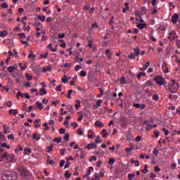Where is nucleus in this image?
Here are the masks:
<instances>
[{
	"instance_id": "1",
	"label": "nucleus",
	"mask_w": 180,
	"mask_h": 180,
	"mask_svg": "<svg viewBox=\"0 0 180 180\" xmlns=\"http://www.w3.org/2000/svg\"><path fill=\"white\" fill-rule=\"evenodd\" d=\"M179 89V84L175 80H170L168 84V91L172 94H176Z\"/></svg>"
},
{
	"instance_id": "2",
	"label": "nucleus",
	"mask_w": 180,
	"mask_h": 180,
	"mask_svg": "<svg viewBox=\"0 0 180 180\" xmlns=\"http://www.w3.org/2000/svg\"><path fill=\"white\" fill-rule=\"evenodd\" d=\"M12 175H15L16 176V173H12L11 172H4L2 174V179L4 180H9L12 179Z\"/></svg>"
},
{
	"instance_id": "3",
	"label": "nucleus",
	"mask_w": 180,
	"mask_h": 180,
	"mask_svg": "<svg viewBox=\"0 0 180 180\" xmlns=\"http://www.w3.org/2000/svg\"><path fill=\"white\" fill-rule=\"evenodd\" d=\"M1 157L2 158H6L8 162H16V160L15 159L13 155H8V153H5Z\"/></svg>"
},
{
	"instance_id": "4",
	"label": "nucleus",
	"mask_w": 180,
	"mask_h": 180,
	"mask_svg": "<svg viewBox=\"0 0 180 180\" xmlns=\"http://www.w3.org/2000/svg\"><path fill=\"white\" fill-rule=\"evenodd\" d=\"M153 81H156V83L160 86L162 85H165V79L161 76H156Z\"/></svg>"
},
{
	"instance_id": "5",
	"label": "nucleus",
	"mask_w": 180,
	"mask_h": 180,
	"mask_svg": "<svg viewBox=\"0 0 180 180\" xmlns=\"http://www.w3.org/2000/svg\"><path fill=\"white\" fill-rule=\"evenodd\" d=\"M18 171H19L20 175H22V176H27V174H29V172H27V169H26V167H19L18 168Z\"/></svg>"
},
{
	"instance_id": "6",
	"label": "nucleus",
	"mask_w": 180,
	"mask_h": 180,
	"mask_svg": "<svg viewBox=\"0 0 180 180\" xmlns=\"http://www.w3.org/2000/svg\"><path fill=\"white\" fill-rule=\"evenodd\" d=\"M178 38V36H176V32H175L174 30L169 32L168 39L170 40V41H172V40H175V39Z\"/></svg>"
},
{
	"instance_id": "7",
	"label": "nucleus",
	"mask_w": 180,
	"mask_h": 180,
	"mask_svg": "<svg viewBox=\"0 0 180 180\" xmlns=\"http://www.w3.org/2000/svg\"><path fill=\"white\" fill-rule=\"evenodd\" d=\"M32 70L37 75H39L40 72H41V68L40 66L34 65L32 66Z\"/></svg>"
},
{
	"instance_id": "8",
	"label": "nucleus",
	"mask_w": 180,
	"mask_h": 180,
	"mask_svg": "<svg viewBox=\"0 0 180 180\" xmlns=\"http://www.w3.org/2000/svg\"><path fill=\"white\" fill-rule=\"evenodd\" d=\"M162 68L163 72H165V74H168V72H169V71L168 70V64H167V63L163 62Z\"/></svg>"
},
{
	"instance_id": "9",
	"label": "nucleus",
	"mask_w": 180,
	"mask_h": 180,
	"mask_svg": "<svg viewBox=\"0 0 180 180\" xmlns=\"http://www.w3.org/2000/svg\"><path fill=\"white\" fill-rule=\"evenodd\" d=\"M179 18V16L178 15L177 13L174 14L173 16L172 17V22L174 24L176 23V22H178Z\"/></svg>"
},
{
	"instance_id": "10",
	"label": "nucleus",
	"mask_w": 180,
	"mask_h": 180,
	"mask_svg": "<svg viewBox=\"0 0 180 180\" xmlns=\"http://www.w3.org/2000/svg\"><path fill=\"white\" fill-rule=\"evenodd\" d=\"M15 70H18V66L11 65L7 68V70L8 71V72H14Z\"/></svg>"
},
{
	"instance_id": "11",
	"label": "nucleus",
	"mask_w": 180,
	"mask_h": 180,
	"mask_svg": "<svg viewBox=\"0 0 180 180\" xmlns=\"http://www.w3.org/2000/svg\"><path fill=\"white\" fill-rule=\"evenodd\" d=\"M105 56H107V58H112V56H113V52H110V50L107 49L105 50Z\"/></svg>"
},
{
	"instance_id": "12",
	"label": "nucleus",
	"mask_w": 180,
	"mask_h": 180,
	"mask_svg": "<svg viewBox=\"0 0 180 180\" xmlns=\"http://www.w3.org/2000/svg\"><path fill=\"white\" fill-rule=\"evenodd\" d=\"M136 27H138V29H146V27H147V24L146 23H139L136 25Z\"/></svg>"
},
{
	"instance_id": "13",
	"label": "nucleus",
	"mask_w": 180,
	"mask_h": 180,
	"mask_svg": "<svg viewBox=\"0 0 180 180\" xmlns=\"http://www.w3.org/2000/svg\"><path fill=\"white\" fill-rule=\"evenodd\" d=\"M125 8L122 9L123 13H126L127 11H130V7L129 6V3H125L124 4Z\"/></svg>"
},
{
	"instance_id": "14",
	"label": "nucleus",
	"mask_w": 180,
	"mask_h": 180,
	"mask_svg": "<svg viewBox=\"0 0 180 180\" xmlns=\"http://www.w3.org/2000/svg\"><path fill=\"white\" fill-rule=\"evenodd\" d=\"M85 148H89V150H91V148H96V143H89L85 146Z\"/></svg>"
},
{
	"instance_id": "15",
	"label": "nucleus",
	"mask_w": 180,
	"mask_h": 180,
	"mask_svg": "<svg viewBox=\"0 0 180 180\" xmlns=\"http://www.w3.org/2000/svg\"><path fill=\"white\" fill-rule=\"evenodd\" d=\"M134 55L136 57H139L140 56V49L139 47H136L134 49Z\"/></svg>"
},
{
	"instance_id": "16",
	"label": "nucleus",
	"mask_w": 180,
	"mask_h": 180,
	"mask_svg": "<svg viewBox=\"0 0 180 180\" xmlns=\"http://www.w3.org/2000/svg\"><path fill=\"white\" fill-rule=\"evenodd\" d=\"M103 124H102V122L98 120L95 122V127H103Z\"/></svg>"
},
{
	"instance_id": "17",
	"label": "nucleus",
	"mask_w": 180,
	"mask_h": 180,
	"mask_svg": "<svg viewBox=\"0 0 180 180\" xmlns=\"http://www.w3.org/2000/svg\"><path fill=\"white\" fill-rule=\"evenodd\" d=\"M101 134L103 135V137H104V139L109 136V134L108 133V131L106 129H102Z\"/></svg>"
},
{
	"instance_id": "18",
	"label": "nucleus",
	"mask_w": 180,
	"mask_h": 180,
	"mask_svg": "<svg viewBox=\"0 0 180 180\" xmlns=\"http://www.w3.org/2000/svg\"><path fill=\"white\" fill-rule=\"evenodd\" d=\"M53 147H54V145L51 143L50 146L46 148V151L47 153H51V151H53Z\"/></svg>"
},
{
	"instance_id": "19",
	"label": "nucleus",
	"mask_w": 180,
	"mask_h": 180,
	"mask_svg": "<svg viewBox=\"0 0 180 180\" xmlns=\"http://www.w3.org/2000/svg\"><path fill=\"white\" fill-rule=\"evenodd\" d=\"M51 71V66L49 65L46 68L42 69V72H49Z\"/></svg>"
},
{
	"instance_id": "20",
	"label": "nucleus",
	"mask_w": 180,
	"mask_h": 180,
	"mask_svg": "<svg viewBox=\"0 0 180 180\" xmlns=\"http://www.w3.org/2000/svg\"><path fill=\"white\" fill-rule=\"evenodd\" d=\"M148 67H150V62H147L146 65L140 69V71H146Z\"/></svg>"
},
{
	"instance_id": "21",
	"label": "nucleus",
	"mask_w": 180,
	"mask_h": 180,
	"mask_svg": "<svg viewBox=\"0 0 180 180\" xmlns=\"http://www.w3.org/2000/svg\"><path fill=\"white\" fill-rule=\"evenodd\" d=\"M39 94L41 96V95H47V91L45 90L44 88L40 89Z\"/></svg>"
},
{
	"instance_id": "22",
	"label": "nucleus",
	"mask_w": 180,
	"mask_h": 180,
	"mask_svg": "<svg viewBox=\"0 0 180 180\" xmlns=\"http://www.w3.org/2000/svg\"><path fill=\"white\" fill-rule=\"evenodd\" d=\"M0 36L3 38L6 37L8 36V31L4 30L3 32H0Z\"/></svg>"
},
{
	"instance_id": "23",
	"label": "nucleus",
	"mask_w": 180,
	"mask_h": 180,
	"mask_svg": "<svg viewBox=\"0 0 180 180\" xmlns=\"http://www.w3.org/2000/svg\"><path fill=\"white\" fill-rule=\"evenodd\" d=\"M136 176V173L128 174L127 178L129 180H133V178Z\"/></svg>"
},
{
	"instance_id": "24",
	"label": "nucleus",
	"mask_w": 180,
	"mask_h": 180,
	"mask_svg": "<svg viewBox=\"0 0 180 180\" xmlns=\"http://www.w3.org/2000/svg\"><path fill=\"white\" fill-rule=\"evenodd\" d=\"M116 162V160H115V158H110L108 164L109 165H113V164H115Z\"/></svg>"
},
{
	"instance_id": "25",
	"label": "nucleus",
	"mask_w": 180,
	"mask_h": 180,
	"mask_svg": "<svg viewBox=\"0 0 180 180\" xmlns=\"http://www.w3.org/2000/svg\"><path fill=\"white\" fill-rule=\"evenodd\" d=\"M36 105H37V108H38V109H39V110H41V109H43V103L37 101L36 103Z\"/></svg>"
},
{
	"instance_id": "26",
	"label": "nucleus",
	"mask_w": 180,
	"mask_h": 180,
	"mask_svg": "<svg viewBox=\"0 0 180 180\" xmlns=\"http://www.w3.org/2000/svg\"><path fill=\"white\" fill-rule=\"evenodd\" d=\"M32 139H33V140H35L36 141H39V140H40V136H39L36 134H34L32 136Z\"/></svg>"
},
{
	"instance_id": "27",
	"label": "nucleus",
	"mask_w": 180,
	"mask_h": 180,
	"mask_svg": "<svg viewBox=\"0 0 180 180\" xmlns=\"http://www.w3.org/2000/svg\"><path fill=\"white\" fill-rule=\"evenodd\" d=\"M76 103L77 104H75V106L77 110H78V109L81 107V101H79V100H76Z\"/></svg>"
},
{
	"instance_id": "28",
	"label": "nucleus",
	"mask_w": 180,
	"mask_h": 180,
	"mask_svg": "<svg viewBox=\"0 0 180 180\" xmlns=\"http://www.w3.org/2000/svg\"><path fill=\"white\" fill-rule=\"evenodd\" d=\"M37 19L41 20V22H44L46 20V15H38Z\"/></svg>"
},
{
	"instance_id": "29",
	"label": "nucleus",
	"mask_w": 180,
	"mask_h": 180,
	"mask_svg": "<svg viewBox=\"0 0 180 180\" xmlns=\"http://www.w3.org/2000/svg\"><path fill=\"white\" fill-rule=\"evenodd\" d=\"M25 77H26L27 81H32V79H33V76H32V75H30L29 73H27L25 75Z\"/></svg>"
},
{
	"instance_id": "30",
	"label": "nucleus",
	"mask_w": 180,
	"mask_h": 180,
	"mask_svg": "<svg viewBox=\"0 0 180 180\" xmlns=\"http://www.w3.org/2000/svg\"><path fill=\"white\" fill-rule=\"evenodd\" d=\"M71 173H70V172H68V171H66L65 172V178H66V179H69V178H71Z\"/></svg>"
},
{
	"instance_id": "31",
	"label": "nucleus",
	"mask_w": 180,
	"mask_h": 180,
	"mask_svg": "<svg viewBox=\"0 0 180 180\" xmlns=\"http://www.w3.org/2000/svg\"><path fill=\"white\" fill-rule=\"evenodd\" d=\"M151 129H153V125H151V124H150V123H148L146 127V131H150V130H151Z\"/></svg>"
},
{
	"instance_id": "32",
	"label": "nucleus",
	"mask_w": 180,
	"mask_h": 180,
	"mask_svg": "<svg viewBox=\"0 0 180 180\" xmlns=\"http://www.w3.org/2000/svg\"><path fill=\"white\" fill-rule=\"evenodd\" d=\"M89 134L88 135L89 139H94V136L92 135L94 134V131L89 129Z\"/></svg>"
},
{
	"instance_id": "33",
	"label": "nucleus",
	"mask_w": 180,
	"mask_h": 180,
	"mask_svg": "<svg viewBox=\"0 0 180 180\" xmlns=\"http://www.w3.org/2000/svg\"><path fill=\"white\" fill-rule=\"evenodd\" d=\"M17 99H19V96H20L21 98H25V94L23 93H21L20 91H18L17 93Z\"/></svg>"
},
{
	"instance_id": "34",
	"label": "nucleus",
	"mask_w": 180,
	"mask_h": 180,
	"mask_svg": "<svg viewBox=\"0 0 180 180\" xmlns=\"http://www.w3.org/2000/svg\"><path fill=\"white\" fill-rule=\"evenodd\" d=\"M132 150H134V145H133V146H132L131 147H130V148H127L125 149V151H126L127 153H131Z\"/></svg>"
},
{
	"instance_id": "35",
	"label": "nucleus",
	"mask_w": 180,
	"mask_h": 180,
	"mask_svg": "<svg viewBox=\"0 0 180 180\" xmlns=\"http://www.w3.org/2000/svg\"><path fill=\"white\" fill-rule=\"evenodd\" d=\"M33 108H34V106H30V107H28V108H26L25 109V112H27V113H29V112H32V109H33Z\"/></svg>"
},
{
	"instance_id": "36",
	"label": "nucleus",
	"mask_w": 180,
	"mask_h": 180,
	"mask_svg": "<svg viewBox=\"0 0 180 180\" xmlns=\"http://www.w3.org/2000/svg\"><path fill=\"white\" fill-rule=\"evenodd\" d=\"M131 164H135L136 167H139L140 165V162H139L138 160L136 161L134 160H131Z\"/></svg>"
},
{
	"instance_id": "37",
	"label": "nucleus",
	"mask_w": 180,
	"mask_h": 180,
	"mask_svg": "<svg viewBox=\"0 0 180 180\" xmlns=\"http://www.w3.org/2000/svg\"><path fill=\"white\" fill-rule=\"evenodd\" d=\"M72 92H74V90L73 89H70L68 91V98L69 99H71V94H72Z\"/></svg>"
},
{
	"instance_id": "38",
	"label": "nucleus",
	"mask_w": 180,
	"mask_h": 180,
	"mask_svg": "<svg viewBox=\"0 0 180 180\" xmlns=\"http://www.w3.org/2000/svg\"><path fill=\"white\" fill-rule=\"evenodd\" d=\"M24 151L25 152V154H26V155L30 154V153H32V149L25 148L24 149Z\"/></svg>"
},
{
	"instance_id": "39",
	"label": "nucleus",
	"mask_w": 180,
	"mask_h": 180,
	"mask_svg": "<svg viewBox=\"0 0 180 180\" xmlns=\"http://www.w3.org/2000/svg\"><path fill=\"white\" fill-rule=\"evenodd\" d=\"M162 131L165 133V136H168V134H169V131L165 128H162Z\"/></svg>"
},
{
	"instance_id": "40",
	"label": "nucleus",
	"mask_w": 180,
	"mask_h": 180,
	"mask_svg": "<svg viewBox=\"0 0 180 180\" xmlns=\"http://www.w3.org/2000/svg\"><path fill=\"white\" fill-rule=\"evenodd\" d=\"M128 58L130 60H134V58H136V55L134 53H131L128 56Z\"/></svg>"
},
{
	"instance_id": "41",
	"label": "nucleus",
	"mask_w": 180,
	"mask_h": 180,
	"mask_svg": "<svg viewBox=\"0 0 180 180\" xmlns=\"http://www.w3.org/2000/svg\"><path fill=\"white\" fill-rule=\"evenodd\" d=\"M146 86H153V82L151 80H148L146 82Z\"/></svg>"
},
{
	"instance_id": "42",
	"label": "nucleus",
	"mask_w": 180,
	"mask_h": 180,
	"mask_svg": "<svg viewBox=\"0 0 180 180\" xmlns=\"http://www.w3.org/2000/svg\"><path fill=\"white\" fill-rule=\"evenodd\" d=\"M1 8H2L3 9H6L8 8V4L2 3V4L1 5Z\"/></svg>"
},
{
	"instance_id": "43",
	"label": "nucleus",
	"mask_w": 180,
	"mask_h": 180,
	"mask_svg": "<svg viewBox=\"0 0 180 180\" xmlns=\"http://www.w3.org/2000/svg\"><path fill=\"white\" fill-rule=\"evenodd\" d=\"M68 109L70 113L74 112V108H72V105H68Z\"/></svg>"
},
{
	"instance_id": "44",
	"label": "nucleus",
	"mask_w": 180,
	"mask_h": 180,
	"mask_svg": "<svg viewBox=\"0 0 180 180\" xmlns=\"http://www.w3.org/2000/svg\"><path fill=\"white\" fill-rule=\"evenodd\" d=\"M1 147H6V148H8V150H9V148H11V146H9L8 144H6V143H3L1 144Z\"/></svg>"
},
{
	"instance_id": "45",
	"label": "nucleus",
	"mask_w": 180,
	"mask_h": 180,
	"mask_svg": "<svg viewBox=\"0 0 180 180\" xmlns=\"http://www.w3.org/2000/svg\"><path fill=\"white\" fill-rule=\"evenodd\" d=\"M153 101H158V99H160V97L158 96V94H154L153 96Z\"/></svg>"
},
{
	"instance_id": "46",
	"label": "nucleus",
	"mask_w": 180,
	"mask_h": 180,
	"mask_svg": "<svg viewBox=\"0 0 180 180\" xmlns=\"http://www.w3.org/2000/svg\"><path fill=\"white\" fill-rule=\"evenodd\" d=\"M43 126H44V130H49L50 129V127H49V124H47V122H45Z\"/></svg>"
},
{
	"instance_id": "47",
	"label": "nucleus",
	"mask_w": 180,
	"mask_h": 180,
	"mask_svg": "<svg viewBox=\"0 0 180 180\" xmlns=\"http://www.w3.org/2000/svg\"><path fill=\"white\" fill-rule=\"evenodd\" d=\"M8 140H12V141H15V136H13V134H10L8 136Z\"/></svg>"
},
{
	"instance_id": "48",
	"label": "nucleus",
	"mask_w": 180,
	"mask_h": 180,
	"mask_svg": "<svg viewBox=\"0 0 180 180\" xmlns=\"http://www.w3.org/2000/svg\"><path fill=\"white\" fill-rule=\"evenodd\" d=\"M65 164V160H62L59 164V167H60V168H63V167H64V165Z\"/></svg>"
},
{
	"instance_id": "49",
	"label": "nucleus",
	"mask_w": 180,
	"mask_h": 180,
	"mask_svg": "<svg viewBox=\"0 0 180 180\" xmlns=\"http://www.w3.org/2000/svg\"><path fill=\"white\" fill-rule=\"evenodd\" d=\"M64 140H65V141H68L70 140V134H65L64 136Z\"/></svg>"
},
{
	"instance_id": "50",
	"label": "nucleus",
	"mask_w": 180,
	"mask_h": 180,
	"mask_svg": "<svg viewBox=\"0 0 180 180\" xmlns=\"http://www.w3.org/2000/svg\"><path fill=\"white\" fill-rule=\"evenodd\" d=\"M80 77H86V72H85L84 70H82L80 72Z\"/></svg>"
},
{
	"instance_id": "51",
	"label": "nucleus",
	"mask_w": 180,
	"mask_h": 180,
	"mask_svg": "<svg viewBox=\"0 0 180 180\" xmlns=\"http://www.w3.org/2000/svg\"><path fill=\"white\" fill-rule=\"evenodd\" d=\"M48 56H49V53L48 52H46V53L45 54H41V56H40V57H41V58H47V57H48Z\"/></svg>"
},
{
	"instance_id": "52",
	"label": "nucleus",
	"mask_w": 180,
	"mask_h": 180,
	"mask_svg": "<svg viewBox=\"0 0 180 180\" xmlns=\"http://www.w3.org/2000/svg\"><path fill=\"white\" fill-rule=\"evenodd\" d=\"M28 58H32L34 59L36 58V56L32 53V52L28 55Z\"/></svg>"
},
{
	"instance_id": "53",
	"label": "nucleus",
	"mask_w": 180,
	"mask_h": 180,
	"mask_svg": "<svg viewBox=\"0 0 180 180\" xmlns=\"http://www.w3.org/2000/svg\"><path fill=\"white\" fill-rule=\"evenodd\" d=\"M101 142H102V140H101V138L99 137V136H97L95 140V143H101Z\"/></svg>"
},
{
	"instance_id": "54",
	"label": "nucleus",
	"mask_w": 180,
	"mask_h": 180,
	"mask_svg": "<svg viewBox=\"0 0 180 180\" xmlns=\"http://www.w3.org/2000/svg\"><path fill=\"white\" fill-rule=\"evenodd\" d=\"M77 134H79L80 136H82V134H84V132L82 131L81 128L77 129Z\"/></svg>"
},
{
	"instance_id": "55",
	"label": "nucleus",
	"mask_w": 180,
	"mask_h": 180,
	"mask_svg": "<svg viewBox=\"0 0 180 180\" xmlns=\"http://www.w3.org/2000/svg\"><path fill=\"white\" fill-rule=\"evenodd\" d=\"M157 9H158L157 6H153L152 15H155V13H157Z\"/></svg>"
},
{
	"instance_id": "56",
	"label": "nucleus",
	"mask_w": 180,
	"mask_h": 180,
	"mask_svg": "<svg viewBox=\"0 0 180 180\" xmlns=\"http://www.w3.org/2000/svg\"><path fill=\"white\" fill-rule=\"evenodd\" d=\"M62 82L63 84H67V82H68V80L67 79V77H64L63 78H62Z\"/></svg>"
},
{
	"instance_id": "57",
	"label": "nucleus",
	"mask_w": 180,
	"mask_h": 180,
	"mask_svg": "<svg viewBox=\"0 0 180 180\" xmlns=\"http://www.w3.org/2000/svg\"><path fill=\"white\" fill-rule=\"evenodd\" d=\"M101 103H102V100L100 99L96 101V105L97 107H99V106H101Z\"/></svg>"
},
{
	"instance_id": "58",
	"label": "nucleus",
	"mask_w": 180,
	"mask_h": 180,
	"mask_svg": "<svg viewBox=\"0 0 180 180\" xmlns=\"http://www.w3.org/2000/svg\"><path fill=\"white\" fill-rule=\"evenodd\" d=\"M158 149L157 148H154L153 149V154H155V155H158Z\"/></svg>"
},
{
	"instance_id": "59",
	"label": "nucleus",
	"mask_w": 180,
	"mask_h": 180,
	"mask_svg": "<svg viewBox=\"0 0 180 180\" xmlns=\"http://www.w3.org/2000/svg\"><path fill=\"white\" fill-rule=\"evenodd\" d=\"M97 158H96V156H91L89 159V161L90 162H92V161H96Z\"/></svg>"
},
{
	"instance_id": "60",
	"label": "nucleus",
	"mask_w": 180,
	"mask_h": 180,
	"mask_svg": "<svg viewBox=\"0 0 180 180\" xmlns=\"http://www.w3.org/2000/svg\"><path fill=\"white\" fill-rule=\"evenodd\" d=\"M71 165V162H70V161H66V164L65 165V169L68 168V167H70Z\"/></svg>"
},
{
	"instance_id": "61",
	"label": "nucleus",
	"mask_w": 180,
	"mask_h": 180,
	"mask_svg": "<svg viewBox=\"0 0 180 180\" xmlns=\"http://www.w3.org/2000/svg\"><path fill=\"white\" fill-rule=\"evenodd\" d=\"M120 82L121 84H126V79L124 78V77L120 79Z\"/></svg>"
},
{
	"instance_id": "62",
	"label": "nucleus",
	"mask_w": 180,
	"mask_h": 180,
	"mask_svg": "<svg viewBox=\"0 0 180 180\" xmlns=\"http://www.w3.org/2000/svg\"><path fill=\"white\" fill-rule=\"evenodd\" d=\"M154 134L156 136V139H158V137H160V131L155 130L154 131Z\"/></svg>"
},
{
	"instance_id": "63",
	"label": "nucleus",
	"mask_w": 180,
	"mask_h": 180,
	"mask_svg": "<svg viewBox=\"0 0 180 180\" xmlns=\"http://www.w3.org/2000/svg\"><path fill=\"white\" fill-rule=\"evenodd\" d=\"M61 140H62L61 138H55L54 139V141H56V143H60Z\"/></svg>"
},
{
	"instance_id": "64",
	"label": "nucleus",
	"mask_w": 180,
	"mask_h": 180,
	"mask_svg": "<svg viewBox=\"0 0 180 180\" xmlns=\"http://www.w3.org/2000/svg\"><path fill=\"white\" fill-rule=\"evenodd\" d=\"M8 113H18V110H10Z\"/></svg>"
}]
</instances>
